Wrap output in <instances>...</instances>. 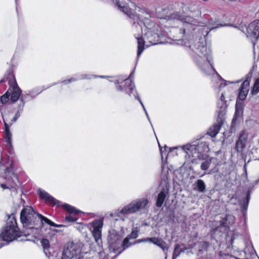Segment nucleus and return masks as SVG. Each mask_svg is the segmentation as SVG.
<instances>
[{
  "label": "nucleus",
  "instance_id": "f257e3e1",
  "mask_svg": "<svg viewBox=\"0 0 259 259\" xmlns=\"http://www.w3.org/2000/svg\"><path fill=\"white\" fill-rule=\"evenodd\" d=\"M118 8L133 20L132 30L138 41V58H139L144 50V46L159 42V34L158 33V26L150 20L151 14L143 8L136 7L135 13L127 7L125 0H111Z\"/></svg>",
  "mask_w": 259,
  "mask_h": 259
},
{
  "label": "nucleus",
  "instance_id": "f03ea898",
  "mask_svg": "<svg viewBox=\"0 0 259 259\" xmlns=\"http://www.w3.org/2000/svg\"><path fill=\"white\" fill-rule=\"evenodd\" d=\"M181 41L185 46H187L186 44H189V42H186L183 38ZM188 47L192 51L189 53L193 61L203 73L206 75L215 74L218 77H220L212 66L211 51L207 48L205 41L198 42L196 46L189 45Z\"/></svg>",
  "mask_w": 259,
  "mask_h": 259
},
{
  "label": "nucleus",
  "instance_id": "7ed1b4c3",
  "mask_svg": "<svg viewBox=\"0 0 259 259\" xmlns=\"http://www.w3.org/2000/svg\"><path fill=\"white\" fill-rule=\"evenodd\" d=\"M159 146L162 160H163V155L166 154L164 153V151L166 152L168 149L169 152L167 155L169 156L171 153L175 152L176 150L180 148L185 153L186 162L188 163H196L198 159L204 160L209 151V143L205 139H201L179 147L168 148L165 146L164 147V151L162 150L159 144Z\"/></svg>",
  "mask_w": 259,
  "mask_h": 259
},
{
  "label": "nucleus",
  "instance_id": "20e7f679",
  "mask_svg": "<svg viewBox=\"0 0 259 259\" xmlns=\"http://www.w3.org/2000/svg\"><path fill=\"white\" fill-rule=\"evenodd\" d=\"M39 214L31 207L24 208L20 213V221L25 230L22 231L24 236L32 234L37 229Z\"/></svg>",
  "mask_w": 259,
  "mask_h": 259
},
{
  "label": "nucleus",
  "instance_id": "39448f33",
  "mask_svg": "<svg viewBox=\"0 0 259 259\" xmlns=\"http://www.w3.org/2000/svg\"><path fill=\"white\" fill-rule=\"evenodd\" d=\"M168 19L178 20L180 21L183 24V28L180 29V33L183 35V38L185 35H187L191 30L196 29V27L198 25L197 20L189 15H188V7H183L182 12L173 13L170 16H167Z\"/></svg>",
  "mask_w": 259,
  "mask_h": 259
},
{
  "label": "nucleus",
  "instance_id": "423d86ee",
  "mask_svg": "<svg viewBox=\"0 0 259 259\" xmlns=\"http://www.w3.org/2000/svg\"><path fill=\"white\" fill-rule=\"evenodd\" d=\"M133 73H132L128 78H124L121 76H118L110 81L113 82L116 84V89L117 91L124 92L130 97H134L137 99L140 103L145 113L147 112L146 108L140 97L137 96L135 84L131 79Z\"/></svg>",
  "mask_w": 259,
  "mask_h": 259
},
{
  "label": "nucleus",
  "instance_id": "0eeeda50",
  "mask_svg": "<svg viewBox=\"0 0 259 259\" xmlns=\"http://www.w3.org/2000/svg\"><path fill=\"white\" fill-rule=\"evenodd\" d=\"M21 236H24V234L22 231H19L15 217L12 214L9 216L6 226L1 233V237L3 241L9 242L18 239Z\"/></svg>",
  "mask_w": 259,
  "mask_h": 259
},
{
  "label": "nucleus",
  "instance_id": "6e6552de",
  "mask_svg": "<svg viewBox=\"0 0 259 259\" xmlns=\"http://www.w3.org/2000/svg\"><path fill=\"white\" fill-rule=\"evenodd\" d=\"M149 200L148 198L143 197L132 201L130 203L125 205L119 211L122 215H126L136 213L147 209Z\"/></svg>",
  "mask_w": 259,
  "mask_h": 259
},
{
  "label": "nucleus",
  "instance_id": "1a4fd4ad",
  "mask_svg": "<svg viewBox=\"0 0 259 259\" xmlns=\"http://www.w3.org/2000/svg\"><path fill=\"white\" fill-rule=\"evenodd\" d=\"M122 236L116 231L113 230L109 231L108 241L109 250L118 254V251L121 246Z\"/></svg>",
  "mask_w": 259,
  "mask_h": 259
},
{
  "label": "nucleus",
  "instance_id": "9d476101",
  "mask_svg": "<svg viewBox=\"0 0 259 259\" xmlns=\"http://www.w3.org/2000/svg\"><path fill=\"white\" fill-rule=\"evenodd\" d=\"M246 35L254 46L259 37V20H255L248 25L246 28Z\"/></svg>",
  "mask_w": 259,
  "mask_h": 259
},
{
  "label": "nucleus",
  "instance_id": "9b49d317",
  "mask_svg": "<svg viewBox=\"0 0 259 259\" xmlns=\"http://www.w3.org/2000/svg\"><path fill=\"white\" fill-rule=\"evenodd\" d=\"M79 244L71 243L64 248L61 259H73L74 257L81 252Z\"/></svg>",
  "mask_w": 259,
  "mask_h": 259
},
{
  "label": "nucleus",
  "instance_id": "f8f14e48",
  "mask_svg": "<svg viewBox=\"0 0 259 259\" xmlns=\"http://www.w3.org/2000/svg\"><path fill=\"white\" fill-rule=\"evenodd\" d=\"M103 222L102 220H96L92 223L91 230L95 240L98 245L102 242V229Z\"/></svg>",
  "mask_w": 259,
  "mask_h": 259
},
{
  "label": "nucleus",
  "instance_id": "ddd939ff",
  "mask_svg": "<svg viewBox=\"0 0 259 259\" xmlns=\"http://www.w3.org/2000/svg\"><path fill=\"white\" fill-rule=\"evenodd\" d=\"M151 242L159 247H160L163 251L165 250H167L168 248L167 247L166 243L160 238L152 237V238H146L144 239H138L135 241L134 244L136 243H140L142 242Z\"/></svg>",
  "mask_w": 259,
  "mask_h": 259
},
{
  "label": "nucleus",
  "instance_id": "4468645a",
  "mask_svg": "<svg viewBox=\"0 0 259 259\" xmlns=\"http://www.w3.org/2000/svg\"><path fill=\"white\" fill-rule=\"evenodd\" d=\"M37 193L39 197L44 199L46 202L52 205L59 206L61 202L58 200L56 199L54 197L50 195L46 191L39 189L37 191Z\"/></svg>",
  "mask_w": 259,
  "mask_h": 259
},
{
  "label": "nucleus",
  "instance_id": "2eb2a0df",
  "mask_svg": "<svg viewBox=\"0 0 259 259\" xmlns=\"http://www.w3.org/2000/svg\"><path fill=\"white\" fill-rule=\"evenodd\" d=\"M249 90V81L247 79L245 80L242 83L239 90L238 99L240 100H244L248 93Z\"/></svg>",
  "mask_w": 259,
  "mask_h": 259
},
{
  "label": "nucleus",
  "instance_id": "dca6fc26",
  "mask_svg": "<svg viewBox=\"0 0 259 259\" xmlns=\"http://www.w3.org/2000/svg\"><path fill=\"white\" fill-rule=\"evenodd\" d=\"M247 141V135L245 132L242 131L239 139L236 143V149L237 152H242L244 148Z\"/></svg>",
  "mask_w": 259,
  "mask_h": 259
},
{
  "label": "nucleus",
  "instance_id": "f3484780",
  "mask_svg": "<svg viewBox=\"0 0 259 259\" xmlns=\"http://www.w3.org/2000/svg\"><path fill=\"white\" fill-rule=\"evenodd\" d=\"M168 192V189L167 188H163L160 193L158 194L156 202V206L157 207H160L162 206L164 201L165 200V198L167 196V195Z\"/></svg>",
  "mask_w": 259,
  "mask_h": 259
},
{
  "label": "nucleus",
  "instance_id": "a211bd4d",
  "mask_svg": "<svg viewBox=\"0 0 259 259\" xmlns=\"http://www.w3.org/2000/svg\"><path fill=\"white\" fill-rule=\"evenodd\" d=\"M222 124V119H218L217 122L209 128L207 134L211 137H215L218 134Z\"/></svg>",
  "mask_w": 259,
  "mask_h": 259
},
{
  "label": "nucleus",
  "instance_id": "6ab92c4d",
  "mask_svg": "<svg viewBox=\"0 0 259 259\" xmlns=\"http://www.w3.org/2000/svg\"><path fill=\"white\" fill-rule=\"evenodd\" d=\"M217 164V160L215 158L211 157L206 159L201 163L200 168L202 170L206 171L208 168L211 166H215Z\"/></svg>",
  "mask_w": 259,
  "mask_h": 259
},
{
  "label": "nucleus",
  "instance_id": "aec40b11",
  "mask_svg": "<svg viewBox=\"0 0 259 259\" xmlns=\"http://www.w3.org/2000/svg\"><path fill=\"white\" fill-rule=\"evenodd\" d=\"M223 25H215L214 24V22H212V21H211L208 22L207 25L204 26L202 29H203L202 34L206 36L209 33L210 30L215 29L220 27H222Z\"/></svg>",
  "mask_w": 259,
  "mask_h": 259
},
{
  "label": "nucleus",
  "instance_id": "412c9836",
  "mask_svg": "<svg viewBox=\"0 0 259 259\" xmlns=\"http://www.w3.org/2000/svg\"><path fill=\"white\" fill-rule=\"evenodd\" d=\"M12 88L11 100L12 102H15L17 101L20 97L21 91L16 83L13 85Z\"/></svg>",
  "mask_w": 259,
  "mask_h": 259
},
{
  "label": "nucleus",
  "instance_id": "4be33fe9",
  "mask_svg": "<svg viewBox=\"0 0 259 259\" xmlns=\"http://www.w3.org/2000/svg\"><path fill=\"white\" fill-rule=\"evenodd\" d=\"M235 218L231 214H227L220 221V225L222 227H227L229 225L232 224L234 222Z\"/></svg>",
  "mask_w": 259,
  "mask_h": 259
},
{
  "label": "nucleus",
  "instance_id": "5701e85b",
  "mask_svg": "<svg viewBox=\"0 0 259 259\" xmlns=\"http://www.w3.org/2000/svg\"><path fill=\"white\" fill-rule=\"evenodd\" d=\"M45 224H47L50 226L53 227V226H55V223L51 221L50 220L48 219L47 218L42 215L39 214V223L37 225L38 228H42Z\"/></svg>",
  "mask_w": 259,
  "mask_h": 259
},
{
  "label": "nucleus",
  "instance_id": "b1692460",
  "mask_svg": "<svg viewBox=\"0 0 259 259\" xmlns=\"http://www.w3.org/2000/svg\"><path fill=\"white\" fill-rule=\"evenodd\" d=\"M5 131L6 141L9 148L11 149L12 148L11 134L9 131V126L6 122H5Z\"/></svg>",
  "mask_w": 259,
  "mask_h": 259
},
{
  "label": "nucleus",
  "instance_id": "393cba45",
  "mask_svg": "<svg viewBox=\"0 0 259 259\" xmlns=\"http://www.w3.org/2000/svg\"><path fill=\"white\" fill-rule=\"evenodd\" d=\"M92 77L91 75H87V74H81L79 75H76L75 77H72L69 79L65 80L62 81V83L64 84H67L70 83L73 81H75L79 79H91Z\"/></svg>",
  "mask_w": 259,
  "mask_h": 259
},
{
  "label": "nucleus",
  "instance_id": "a878e982",
  "mask_svg": "<svg viewBox=\"0 0 259 259\" xmlns=\"http://www.w3.org/2000/svg\"><path fill=\"white\" fill-rule=\"evenodd\" d=\"M217 106L219 108H220L218 112V116L220 119H221V116H222L226 110L227 105L225 101H219L217 103Z\"/></svg>",
  "mask_w": 259,
  "mask_h": 259
},
{
  "label": "nucleus",
  "instance_id": "bb28decb",
  "mask_svg": "<svg viewBox=\"0 0 259 259\" xmlns=\"http://www.w3.org/2000/svg\"><path fill=\"white\" fill-rule=\"evenodd\" d=\"M252 191V188H249L246 197V200H244L241 204V207L244 210H246L248 207V203L250 198V194Z\"/></svg>",
  "mask_w": 259,
  "mask_h": 259
},
{
  "label": "nucleus",
  "instance_id": "cd10ccee",
  "mask_svg": "<svg viewBox=\"0 0 259 259\" xmlns=\"http://www.w3.org/2000/svg\"><path fill=\"white\" fill-rule=\"evenodd\" d=\"M130 239V238L127 236L124 239L123 243H121L120 249H119L118 251V254L120 253L122 251L132 245V243H130L129 242Z\"/></svg>",
  "mask_w": 259,
  "mask_h": 259
},
{
  "label": "nucleus",
  "instance_id": "c85d7f7f",
  "mask_svg": "<svg viewBox=\"0 0 259 259\" xmlns=\"http://www.w3.org/2000/svg\"><path fill=\"white\" fill-rule=\"evenodd\" d=\"M63 207L66 211L70 212L71 214H78L80 212L79 210H77L75 207L67 204L63 205Z\"/></svg>",
  "mask_w": 259,
  "mask_h": 259
},
{
  "label": "nucleus",
  "instance_id": "c756f323",
  "mask_svg": "<svg viewBox=\"0 0 259 259\" xmlns=\"http://www.w3.org/2000/svg\"><path fill=\"white\" fill-rule=\"evenodd\" d=\"M196 183L198 191L200 192H204L206 186L203 181L199 179L196 181Z\"/></svg>",
  "mask_w": 259,
  "mask_h": 259
},
{
  "label": "nucleus",
  "instance_id": "7c9ffc66",
  "mask_svg": "<svg viewBox=\"0 0 259 259\" xmlns=\"http://www.w3.org/2000/svg\"><path fill=\"white\" fill-rule=\"evenodd\" d=\"M41 244L44 248V252L46 255H47V250L50 247L49 241L47 239H42L41 240Z\"/></svg>",
  "mask_w": 259,
  "mask_h": 259
},
{
  "label": "nucleus",
  "instance_id": "2f4dec72",
  "mask_svg": "<svg viewBox=\"0 0 259 259\" xmlns=\"http://www.w3.org/2000/svg\"><path fill=\"white\" fill-rule=\"evenodd\" d=\"M259 92V77L257 78L254 83L252 93L253 94H256Z\"/></svg>",
  "mask_w": 259,
  "mask_h": 259
},
{
  "label": "nucleus",
  "instance_id": "473e14b6",
  "mask_svg": "<svg viewBox=\"0 0 259 259\" xmlns=\"http://www.w3.org/2000/svg\"><path fill=\"white\" fill-rule=\"evenodd\" d=\"M139 230L136 228L135 229L133 230L132 233L129 235L127 237L130 238V239H136L138 236Z\"/></svg>",
  "mask_w": 259,
  "mask_h": 259
},
{
  "label": "nucleus",
  "instance_id": "72a5a7b5",
  "mask_svg": "<svg viewBox=\"0 0 259 259\" xmlns=\"http://www.w3.org/2000/svg\"><path fill=\"white\" fill-rule=\"evenodd\" d=\"M10 93L8 92H6L1 97V102L2 103H6L8 102L9 97L10 96Z\"/></svg>",
  "mask_w": 259,
  "mask_h": 259
},
{
  "label": "nucleus",
  "instance_id": "f704fd0d",
  "mask_svg": "<svg viewBox=\"0 0 259 259\" xmlns=\"http://www.w3.org/2000/svg\"><path fill=\"white\" fill-rule=\"evenodd\" d=\"M76 220H77V219L75 218H74L71 214L65 217V221L67 222L73 223V222H75Z\"/></svg>",
  "mask_w": 259,
  "mask_h": 259
},
{
  "label": "nucleus",
  "instance_id": "c9c22d12",
  "mask_svg": "<svg viewBox=\"0 0 259 259\" xmlns=\"http://www.w3.org/2000/svg\"><path fill=\"white\" fill-rule=\"evenodd\" d=\"M249 162V161H248L247 163H245L243 166V169H244V176L245 177V178H247V163H248Z\"/></svg>",
  "mask_w": 259,
  "mask_h": 259
},
{
  "label": "nucleus",
  "instance_id": "e433bc0d",
  "mask_svg": "<svg viewBox=\"0 0 259 259\" xmlns=\"http://www.w3.org/2000/svg\"><path fill=\"white\" fill-rule=\"evenodd\" d=\"M238 112V109L237 106L236 105L235 113L234 117L232 120V122H234V121L236 119Z\"/></svg>",
  "mask_w": 259,
  "mask_h": 259
},
{
  "label": "nucleus",
  "instance_id": "4c0bfd02",
  "mask_svg": "<svg viewBox=\"0 0 259 259\" xmlns=\"http://www.w3.org/2000/svg\"><path fill=\"white\" fill-rule=\"evenodd\" d=\"M227 83L226 81H224V80L223 81H221V82L220 84V88L221 89L224 87H225L226 85H227Z\"/></svg>",
  "mask_w": 259,
  "mask_h": 259
},
{
  "label": "nucleus",
  "instance_id": "58836bf2",
  "mask_svg": "<svg viewBox=\"0 0 259 259\" xmlns=\"http://www.w3.org/2000/svg\"><path fill=\"white\" fill-rule=\"evenodd\" d=\"M224 100H225L224 94L223 93H222L219 101H225Z\"/></svg>",
  "mask_w": 259,
  "mask_h": 259
},
{
  "label": "nucleus",
  "instance_id": "ea45409f",
  "mask_svg": "<svg viewBox=\"0 0 259 259\" xmlns=\"http://www.w3.org/2000/svg\"><path fill=\"white\" fill-rule=\"evenodd\" d=\"M2 241L3 240L1 237H0V248H1L2 246L4 245V243L2 242Z\"/></svg>",
  "mask_w": 259,
  "mask_h": 259
},
{
  "label": "nucleus",
  "instance_id": "a19ab883",
  "mask_svg": "<svg viewBox=\"0 0 259 259\" xmlns=\"http://www.w3.org/2000/svg\"><path fill=\"white\" fill-rule=\"evenodd\" d=\"M64 226L63 225H58V224H55V226H53V227H58V228L62 227H64Z\"/></svg>",
  "mask_w": 259,
  "mask_h": 259
},
{
  "label": "nucleus",
  "instance_id": "79ce46f5",
  "mask_svg": "<svg viewBox=\"0 0 259 259\" xmlns=\"http://www.w3.org/2000/svg\"><path fill=\"white\" fill-rule=\"evenodd\" d=\"M217 171V169H210L209 171L208 172V174H211L212 172H214Z\"/></svg>",
  "mask_w": 259,
  "mask_h": 259
},
{
  "label": "nucleus",
  "instance_id": "37998d69",
  "mask_svg": "<svg viewBox=\"0 0 259 259\" xmlns=\"http://www.w3.org/2000/svg\"><path fill=\"white\" fill-rule=\"evenodd\" d=\"M42 91V90H41V89L37 90V93H36V95L40 94Z\"/></svg>",
  "mask_w": 259,
  "mask_h": 259
},
{
  "label": "nucleus",
  "instance_id": "c03bdc74",
  "mask_svg": "<svg viewBox=\"0 0 259 259\" xmlns=\"http://www.w3.org/2000/svg\"><path fill=\"white\" fill-rule=\"evenodd\" d=\"M145 113V114H146V116H147V119H148V120L149 121V122H151V121H150V118H149V116H148V114L147 112H146Z\"/></svg>",
  "mask_w": 259,
  "mask_h": 259
},
{
  "label": "nucleus",
  "instance_id": "a18cd8bd",
  "mask_svg": "<svg viewBox=\"0 0 259 259\" xmlns=\"http://www.w3.org/2000/svg\"><path fill=\"white\" fill-rule=\"evenodd\" d=\"M18 117H16V116H15V117L13 118V119L12 121H13V122H15V121L17 120V119H18Z\"/></svg>",
  "mask_w": 259,
  "mask_h": 259
},
{
  "label": "nucleus",
  "instance_id": "49530a36",
  "mask_svg": "<svg viewBox=\"0 0 259 259\" xmlns=\"http://www.w3.org/2000/svg\"><path fill=\"white\" fill-rule=\"evenodd\" d=\"M1 187H2V188H3V189H6V188H7V187H6L5 186V185L4 184H1Z\"/></svg>",
  "mask_w": 259,
  "mask_h": 259
},
{
  "label": "nucleus",
  "instance_id": "de8ad7c7",
  "mask_svg": "<svg viewBox=\"0 0 259 259\" xmlns=\"http://www.w3.org/2000/svg\"><path fill=\"white\" fill-rule=\"evenodd\" d=\"M258 182H259V179H258L257 180L255 181L254 182L253 186H254V185H256Z\"/></svg>",
  "mask_w": 259,
  "mask_h": 259
},
{
  "label": "nucleus",
  "instance_id": "09e8293b",
  "mask_svg": "<svg viewBox=\"0 0 259 259\" xmlns=\"http://www.w3.org/2000/svg\"><path fill=\"white\" fill-rule=\"evenodd\" d=\"M15 116H16V117H18L20 116V114H19V112H17L16 113V114H15Z\"/></svg>",
  "mask_w": 259,
  "mask_h": 259
},
{
  "label": "nucleus",
  "instance_id": "8fccbe9b",
  "mask_svg": "<svg viewBox=\"0 0 259 259\" xmlns=\"http://www.w3.org/2000/svg\"><path fill=\"white\" fill-rule=\"evenodd\" d=\"M33 92H34V91H32V92H30V93H29L30 96H33Z\"/></svg>",
  "mask_w": 259,
  "mask_h": 259
},
{
  "label": "nucleus",
  "instance_id": "3c124183",
  "mask_svg": "<svg viewBox=\"0 0 259 259\" xmlns=\"http://www.w3.org/2000/svg\"><path fill=\"white\" fill-rule=\"evenodd\" d=\"M239 82H240V81H239V80H238V81H235V82H231V83H239ZM230 82V83H231V82Z\"/></svg>",
  "mask_w": 259,
  "mask_h": 259
},
{
  "label": "nucleus",
  "instance_id": "603ef678",
  "mask_svg": "<svg viewBox=\"0 0 259 259\" xmlns=\"http://www.w3.org/2000/svg\"><path fill=\"white\" fill-rule=\"evenodd\" d=\"M99 77H101V78H104L106 77L107 76H100Z\"/></svg>",
  "mask_w": 259,
  "mask_h": 259
},
{
  "label": "nucleus",
  "instance_id": "864d4df0",
  "mask_svg": "<svg viewBox=\"0 0 259 259\" xmlns=\"http://www.w3.org/2000/svg\"><path fill=\"white\" fill-rule=\"evenodd\" d=\"M161 167H162V171H163V169H165L164 168V166H163V165H162Z\"/></svg>",
  "mask_w": 259,
  "mask_h": 259
},
{
  "label": "nucleus",
  "instance_id": "5fc2aeb1",
  "mask_svg": "<svg viewBox=\"0 0 259 259\" xmlns=\"http://www.w3.org/2000/svg\"><path fill=\"white\" fill-rule=\"evenodd\" d=\"M24 96L23 95H22V97H21V99L23 100L24 98Z\"/></svg>",
  "mask_w": 259,
  "mask_h": 259
},
{
  "label": "nucleus",
  "instance_id": "6e6d98bb",
  "mask_svg": "<svg viewBox=\"0 0 259 259\" xmlns=\"http://www.w3.org/2000/svg\"><path fill=\"white\" fill-rule=\"evenodd\" d=\"M206 173L205 172L201 176V177H203L204 175H206Z\"/></svg>",
  "mask_w": 259,
  "mask_h": 259
},
{
  "label": "nucleus",
  "instance_id": "4d7b16f0",
  "mask_svg": "<svg viewBox=\"0 0 259 259\" xmlns=\"http://www.w3.org/2000/svg\"><path fill=\"white\" fill-rule=\"evenodd\" d=\"M175 255V252L173 254V258L174 257Z\"/></svg>",
  "mask_w": 259,
  "mask_h": 259
},
{
  "label": "nucleus",
  "instance_id": "13d9d810",
  "mask_svg": "<svg viewBox=\"0 0 259 259\" xmlns=\"http://www.w3.org/2000/svg\"><path fill=\"white\" fill-rule=\"evenodd\" d=\"M2 82H3V80H1V81H0V83H2Z\"/></svg>",
  "mask_w": 259,
  "mask_h": 259
},
{
  "label": "nucleus",
  "instance_id": "bf43d9fd",
  "mask_svg": "<svg viewBox=\"0 0 259 259\" xmlns=\"http://www.w3.org/2000/svg\"><path fill=\"white\" fill-rule=\"evenodd\" d=\"M80 226H79V227H78V229H80Z\"/></svg>",
  "mask_w": 259,
  "mask_h": 259
},
{
  "label": "nucleus",
  "instance_id": "052dcab7",
  "mask_svg": "<svg viewBox=\"0 0 259 259\" xmlns=\"http://www.w3.org/2000/svg\"><path fill=\"white\" fill-rule=\"evenodd\" d=\"M1 161H2V159H1V158H0V162H1Z\"/></svg>",
  "mask_w": 259,
  "mask_h": 259
},
{
  "label": "nucleus",
  "instance_id": "680f3d73",
  "mask_svg": "<svg viewBox=\"0 0 259 259\" xmlns=\"http://www.w3.org/2000/svg\"><path fill=\"white\" fill-rule=\"evenodd\" d=\"M203 1H206L207 0H203Z\"/></svg>",
  "mask_w": 259,
  "mask_h": 259
},
{
  "label": "nucleus",
  "instance_id": "e2e57ef3",
  "mask_svg": "<svg viewBox=\"0 0 259 259\" xmlns=\"http://www.w3.org/2000/svg\"><path fill=\"white\" fill-rule=\"evenodd\" d=\"M258 143H259V139H258Z\"/></svg>",
  "mask_w": 259,
  "mask_h": 259
}]
</instances>
